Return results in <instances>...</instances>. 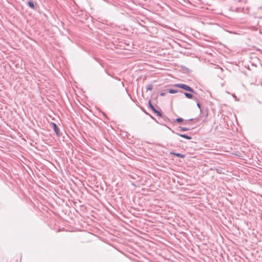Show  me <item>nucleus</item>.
<instances>
[{"mask_svg":"<svg viewBox=\"0 0 262 262\" xmlns=\"http://www.w3.org/2000/svg\"><path fill=\"white\" fill-rule=\"evenodd\" d=\"M174 86L183 89L187 91L193 92V90L192 88L184 84H177L174 85Z\"/></svg>","mask_w":262,"mask_h":262,"instance_id":"f257e3e1","label":"nucleus"},{"mask_svg":"<svg viewBox=\"0 0 262 262\" xmlns=\"http://www.w3.org/2000/svg\"><path fill=\"white\" fill-rule=\"evenodd\" d=\"M52 125H53L55 132L56 133V134L57 135H58L59 133V128H58L57 126L56 125V124L55 123H52Z\"/></svg>","mask_w":262,"mask_h":262,"instance_id":"f03ea898","label":"nucleus"},{"mask_svg":"<svg viewBox=\"0 0 262 262\" xmlns=\"http://www.w3.org/2000/svg\"><path fill=\"white\" fill-rule=\"evenodd\" d=\"M171 154L172 155H174L178 157H180V158H184L185 157V155H182V154H179V153H174V152H170Z\"/></svg>","mask_w":262,"mask_h":262,"instance_id":"7ed1b4c3","label":"nucleus"},{"mask_svg":"<svg viewBox=\"0 0 262 262\" xmlns=\"http://www.w3.org/2000/svg\"><path fill=\"white\" fill-rule=\"evenodd\" d=\"M28 5L32 9H34L35 8L34 4V3L32 1H29L28 2Z\"/></svg>","mask_w":262,"mask_h":262,"instance_id":"20e7f679","label":"nucleus"},{"mask_svg":"<svg viewBox=\"0 0 262 262\" xmlns=\"http://www.w3.org/2000/svg\"><path fill=\"white\" fill-rule=\"evenodd\" d=\"M155 114H157V115L160 117H162V115L161 114V112H160L159 111L156 110V109L153 111Z\"/></svg>","mask_w":262,"mask_h":262,"instance_id":"39448f33","label":"nucleus"},{"mask_svg":"<svg viewBox=\"0 0 262 262\" xmlns=\"http://www.w3.org/2000/svg\"><path fill=\"white\" fill-rule=\"evenodd\" d=\"M179 136L182 137H183V138H184L185 139H188V140H190V139H191V137L188 136L186 135L180 134Z\"/></svg>","mask_w":262,"mask_h":262,"instance_id":"423d86ee","label":"nucleus"},{"mask_svg":"<svg viewBox=\"0 0 262 262\" xmlns=\"http://www.w3.org/2000/svg\"><path fill=\"white\" fill-rule=\"evenodd\" d=\"M184 95H185V96L187 98H189V99H191V98H192V97H193L192 95V94H189V93H185L184 94Z\"/></svg>","mask_w":262,"mask_h":262,"instance_id":"0eeeda50","label":"nucleus"},{"mask_svg":"<svg viewBox=\"0 0 262 262\" xmlns=\"http://www.w3.org/2000/svg\"><path fill=\"white\" fill-rule=\"evenodd\" d=\"M148 104H149V106L150 108L152 110V111H154L155 110V108L152 105V104H151V103L150 101H149Z\"/></svg>","mask_w":262,"mask_h":262,"instance_id":"6e6552de","label":"nucleus"},{"mask_svg":"<svg viewBox=\"0 0 262 262\" xmlns=\"http://www.w3.org/2000/svg\"><path fill=\"white\" fill-rule=\"evenodd\" d=\"M177 91L176 90H173V89H170L169 90V93L170 94H174L177 93Z\"/></svg>","mask_w":262,"mask_h":262,"instance_id":"1a4fd4ad","label":"nucleus"},{"mask_svg":"<svg viewBox=\"0 0 262 262\" xmlns=\"http://www.w3.org/2000/svg\"><path fill=\"white\" fill-rule=\"evenodd\" d=\"M176 120L179 123L182 122L183 121V119L181 118H177Z\"/></svg>","mask_w":262,"mask_h":262,"instance_id":"9d476101","label":"nucleus"},{"mask_svg":"<svg viewBox=\"0 0 262 262\" xmlns=\"http://www.w3.org/2000/svg\"><path fill=\"white\" fill-rule=\"evenodd\" d=\"M16 262H21V258H17L16 259Z\"/></svg>","mask_w":262,"mask_h":262,"instance_id":"9b49d317","label":"nucleus"},{"mask_svg":"<svg viewBox=\"0 0 262 262\" xmlns=\"http://www.w3.org/2000/svg\"><path fill=\"white\" fill-rule=\"evenodd\" d=\"M197 106H198V107L199 108H201V105H200V104L199 103H197Z\"/></svg>","mask_w":262,"mask_h":262,"instance_id":"f8f14e48","label":"nucleus"},{"mask_svg":"<svg viewBox=\"0 0 262 262\" xmlns=\"http://www.w3.org/2000/svg\"><path fill=\"white\" fill-rule=\"evenodd\" d=\"M160 95H161V96H165V94L164 93H161L160 94Z\"/></svg>","mask_w":262,"mask_h":262,"instance_id":"ddd939ff","label":"nucleus"},{"mask_svg":"<svg viewBox=\"0 0 262 262\" xmlns=\"http://www.w3.org/2000/svg\"><path fill=\"white\" fill-rule=\"evenodd\" d=\"M182 130H187V129H186V128H182Z\"/></svg>","mask_w":262,"mask_h":262,"instance_id":"4468645a","label":"nucleus"}]
</instances>
